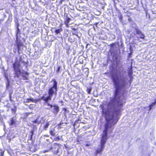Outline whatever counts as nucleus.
<instances>
[{
    "label": "nucleus",
    "mask_w": 156,
    "mask_h": 156,
    "mask_svg": "<svg viewBox=\"0 0 156 156\" xmlns=\"http://www.w3.org/2000/svg\"><path fill=\"white\" fill-rule=\"evenodd\" d=\"M127 82L126 79H112L114 87L115 89L114 98H112L105 108L104 105H100L102 113L105 116L106 120L105 129L103 130L101 140L108 139L107 133L113 130V126L116 124L119 120V116L122 107L127 99L126 89L130 86L132 79H129Z\"/></svg>",
    "instance_id": "obj_1"
},
{
    "label": "nucleus",
    "mask_w": 156,
    "mask_h": 156,
    "mask_svg": "<svg viewBox=\"0 0 156 156\" xmlns=\"http://www.w3.org/2000/svg\"><path fill=\"white\" fill-rule=\"evenodd\" d=\"M52 81H53V86L49 89L48 95L46 97L44 96L41 97V99L44 101L47 105L50 106L48 109L51 110L52 113L56 115L59 111V106L57 105H51L48 103L49 101H51L54 94H56L57 91V83L54 79H53Z\"/></svg>",
    "instance_id": "obj_2"
},
{
    "label": "nucleus",
    "mask_w": 156,
    "mask_h": 156,
    "mask_svg": "<svg viewBox=\"0 0 156 156\" xmlns=\"http://www.w3.org/2000/svg\"><path fill=\"white\" fill-rule=\"evenodd\" d=\"M132 27L131 31H133V32L132 34H130V37H133L136 34V37L138 38H140L142 39H144L145 36L144 34L139 29L135 24H132Z\"/></svg>",
    "instance_id": "obj_3"
},
{
    "label": "nucleus",
    "mask_w": 156,
    "mask_h": 156,
    "mask_svg": "<svg viewBox=\"0 0 156 156\" xmlns=\"http://www.w3.org/2000/svg\"><path fill=\"white\" fill-rule=\"evenodd\" d=\"M22 62L21 61H18L16 60L13 65V68L15 75L17 77H20L19 75L21 74V69L22 68L20 64Z\"/></svg>",
    "instance_id": "obj_4"
},
{
    "label": "nucleus",
    "mask_w": 156,
    "mask_h": 156,
    "mask_svg": "<svg viewBox=\"0 0 156 156\" xmlns=\"http://www.w3.org/2000/svg\"><path fill=\"white\" fill-rule=\"evenodd\" d=\"M110 46V51L111 55L115 59H116L120 52L119 48L116 46L115 44H111Z\"/></svg>",
    "instance_id": "obj_5"
},
{
    "label": "nucleus",
    "mask_w": 156,
    "mask_h": 156,
    "mask_svg": "<svg viewBox=\"0 0 156 156\" xmlns=\"http://www.w3.org/2000/svg\"><path fill=\"white\" fill-rule=\"evenodd\" d=\"M125 73V71L122 68L119 69H116L112 72V78H119V77H122Z\"/></svg>",
    "instance_id": "obj_6"
},
{
    "label": "nucleus",
    "mask_w": 156,
    "mask_h": 156,
    "mask_svg": "<svg viewBox=\"0 0 156 156\" xmlns=\"http://www.w3.org/2000/svg\"><path fill=\"white\" fill-rule=\"evenodd\" d=\"M61 144L55 143L54 144L53 147L50 146L49 147V148H50V150H52V151L54 154H56L58 152V150L61 147Z\"/></svg>",
    "instance_id": "obj_7"
},
{
    "label": "nucleus",
    "mask_w": 156,
    "mask_h": 156,
    "mask_svg": "<svg viewBox=\"0 0 156 156\" xmlns=\"http://www.w3.org/2000/svg\"><path fill=\"white\" fill-rule=\"evenodd\" d=\"M16 119L15 117H13L11 118L10 120L8 122V123L12 127H14L16 126Z\"/></svg>",
    "instance_id": "obj_8"
},
{
    "label": "nucleus",
    "mask_w": 156,
    "mask_h": 156,
    "mask_svg": "<svg viewBox=\"0 0 156 156\" xmlns=\"http://www.w3.org/2000/svg\"><path fill=\"white\" fill-rule=\"evenodd\" d=\"M40 116H38L37 118L34 120L32 121V122L34 123L37 124L38 125L39 124L42 123V122H44V120H43L42 122L41 120L43 119V117H41V120H39Z\"/></svg>",
    "instance_id": "obj_9"
},
{
    "label": "nucleus",
    "mask_w": 156,
    "mask_h": 156,
    "mask_svg": "<svg viewBox=\"0 0 156 156\" xmlns=\"http://www.w3.org/2000/svg\"><path fill=\"white\" fill-rule=\"evenodd\" d=\"M16 44L17 45L18 51L19 52L23 48V44L22 43L19 42V40H16Z\"/></svg>",
    "instance_id": "obj_10"
},
{
    "label": "nucleus",
    "mask_w": 156,
    "mask_h": 156,
    "mask_svg": "<svg viewBox=\"0 0 156 156\" xmlns=\"http://www.w3.org/2000/svg\"><path fill=\"white\" fill-rule=\"evenodd\" d=\"M132 63L131 64L130 66L128 68V75L129 77V78H133V77L132 76V74L133 73L132 72Z\"/></svg>",
    "instance_id": "obj_11"
},
{
    "label": "nucleus",
    "mask_w": 156,
    "mask_h": 156,
    "mask_svg": "<svg viewBox=\"0 0 156 156\" xmlns=\"http://www.w3.org/2000/svg\"><path fill=\"white\" fill-rule=\"evenodd\" d=\"M50 133L52 136H54L55 134V131L54 128H51L50 129Z\"/></svg>",
    "instance_id": "obj_12"
},
{
    "label": "nucleus",
    "mask_w": 156,
    "mask_h": 156,
    "mask_svg": "<svg viewBox=\"0 0 156 156\" xmlns=\"http://www.w3.org/2000/svg\"><path fill=\"white\" fill-rule=\"evenodd\" d=\"M70 20H71V19L70 18L68 17L65 20L64 22L65 24L67 27H69V23Z\"/></svg>",
    "instance_id": "obj_13"
},
{
    "label": "nucleus",
    "mask_w": 156,
    "mask_h": 156,
    "mask_svg": "<svg viewBox=\"0 0 156 156\" xmlns=\"http://www.w3.org/2000/svg\"><path fill=\"white\" fill-rule=\"evenodd\" d=\"M20 31L18 27H17L16 40H19L20 35Z\"/></svg>",
    "instance_id": "obj_14"
},
{
    "label": "nucleus",
    "mask_w": 156,
    "mask_h": 156,
    "mask_svg": "<svg viewBox=\"0 0 156 156\" xmlns=\"http://www.w3.org/2000/svg\"><path fill=\"white\" fill-rule=\"evenodd\" d=\"M50 124L48 122H47L43 126V129L45 130H46L48 128Z\"/></svg>",
    "instance_id": "obj_15"
},
{
    "label": "nucleus",
    "mask_w": 156,
    "mask_h": 156,
    "mask_svg": "<svg viewBox=\"0 0 156 156\" xmlns=\"http://www.w3.org/2000/svg\"><path fill=\"white\" fill-rule=\"evenodd\" d=\"M156 104V101L152 103V104L149 105V110H151L153 106H154Z\"/></svg>",
    "instance_id": "obj_16"
},
{
    "label": "nucleus",
    "mask_w": 156,
    "mask_h": 156,
    "mask_svg": "<svg viewBox=\"0 0 156 156\" xmlns=\"http://www.w3.org/2000/svg\"><path fill=\"white\" fill-rule=\"evenodd\" d=\"M6 88L7 89H9V79H6Z\"/></svg>",
    "instance_id": "obj_17"
},
{
    "label": "nucleus",
    "mask_w": 156,
    "mask_h": 156,
    "mask_svg": "<svg viewBox=\"0 0 156 156\" xmlns=\"http://www.w3.org/2000/svg\"><path fill=\"white\" fill-rule=\"evenodd\" d=\"M27 102H28L30 101H31L32 102H34L35 100L34 99V98H27Z\"/></svg>",
    "instance_id": "obj_18"
},
{
    "label": "nucleus",
    "mask_w": 156,
    "mask_h": 156,
    "mask_svg": "<svg viewBox=\"0 0 156 156\" xmlns=\"http://www.w3.org/2000/svg\"><path fill=\"white\" fill-rule=\"evenodd\" d=\"M61 30V29H56L55 32L56 34H58L60 33Z\"/></svg>",
    "instance_id": "obj_19"
},
{
    "label": "nucleus",
    "mask_w": 156,
    "mask_h": 156,
    "mask_svg": "<svg viewBox=\"0 0 156 156\" xmlns=\"http://www.w3.org/2000/svg\"><path fill=\"white\" fill-rule=\"evenodd\" d=\"M30 134L29 135L30 136H31L32 137L33 136L34 134V130H32L30 131Z\"/></svg>",
    "instance_id": "obj_20"
},
{
    "label": "nucleus",
    "mask_w": 156,
    "mask_h": 156,
    "mask_svg": "<svg viewBox=\"0 0 156 156\" xmlns=\"http://www.w3.org/2000/svg\"><path fill=\"white\" fill-rule=\"evenodd\" d=\"M4 151L0 150V156H3L4 153Z\"/></svg>",
    "instance_id": "obj_21"
},
{
    "label": "nucleus",
    "mask_w": 156,
    "mask_h": 156,
    "mask_svg": "<svg viewBox=\"0 0 156 156\" xmlns=\"http://www.w3.org/2000/svg\"><path fill=\"white\" fill-rule=\"evenodd\" d=\"M60 139V138L59 136H58L54 139V140L55 141H58V140H59Z\"/></svg>",
    "instance_id": "obj_22"
},
{
    "label": "nucleus",
    "mask_w": 156,
    "mask_h": 156,
    "mask_svg": "<svg viewBox=\"0 0 156 156\" xmlns=\"http://www.w3.org/2000/svg\"><path fill=\"white\" fill-rule=\"evenodd\" d=\"M60 69V66H58V67L57 69L56 70V71L57 73H58L59 72Z\"/></svg>",
    "instance_id": "obj_23"
},
{
    "label": "nucleus",
    "mask_w": 156,
    "mask_h": 156,
    "mask_svg": "<svg viewBox=\"0 0 156 156\" xmlns=\"http://www.w3.org/2000/svg\"><path fill=\"white\" fill-rule=\"evenodd\" d=\"M28 73L26 72L25 73V75L23 76L24 77V78H27L28 76H27V75H28Z\"/></svg>",
    "instance_id": "obj_24"
},
{
    "label": "nucleus",
    "mask_w": 156,
    "mask_h": 156,
    "mask_svg": "<svg viewBox=\"0 0 156 156\" xmlns=\"http://www.w3.org/2000/svg\"><path fill=\"white\" fill-rule=\"evenodd\" d=\"M32 137L31 136H29L28 137V140H32Z\"/></svg>",
    "instance_id": "obj_25"
},
{
    "label": "nucleus",
    "mask_w": 156,
    "mask_h": 156,
    "mask_svg": "<svg viewBox=\"0 0 156 156\" xmlns=\"http://www.w3.org/2000/svg\"><path fill=\"white\" fill-rule=\"evenodd\" d=\"M50 149L48 150H44L43 151V152H44V153H45L46 152H48L49 151H50Z\"/></svg>",
    "instance_id": "obj_26"
},
{
    "label": "nucleus",
    "mask_w": 156,
    "mask_h": 156,
    "mask_svg": "<svg viewBox=\"0 0 156 156\" xmlns=\"http://www.w3.org/2000/svg\"><path fill=\"white\" fill-rule=\"evenodd\" d=\"M63 110L65 111V112H66L67 110V109L66 108H64L63 109Z\"/></svg>",
    "instance_id": "obj_27"
},
{
    "label": "nucleus",
    "mask_w": 156,
    "mask_h": 156,
    "mask_svg": "<svg viewBox=\"0 0 156 156\" xmlns=\"http://www.w3.org/2000/svg\"><path fill=\"white\" fill-rule=\"evenodd\" d=\"M91 90L90 89H88V90L87 92L88 94H90V92Z\"/></svg>",
    "instance_id": "obj_28"
},
{
    "label": "nucleus",
    "mask_w": 156,
    "mask_h": 156,
    "mask_svg": "<svg viewBox=\"0 0 156 156\" xmlns=\"http://www.w3.org/2000/svg\"><path fill=\"white\" fill-rule=\"evenodd\" d=\"M9 98H10V100L11 101H12V100L11 99V95H10L9 96Z\"/></svg>",
    "instance_id": "obj_29"
},
{
    "label": "nucleus",
    "mask_w": 156,
    "mask_h": 156,
    "mask_svg": "<svg viewBox=\"0 0 156 156\" xmlns=\"http://www.w3.org/2000/svg\"><path fill=\"white\" fill-rule=\"evenodd\" d=\"M122 15L121 16L119 17V19L120 20H121L122 19Z\"/></svg>",
    "instance_id": "obj_30"
},
{
    "label": "nucleus",
    "mask_w": 156,
    "mask_h": 156,
    "mask_svg": "<svg viewBox=\"0 0 156 156\" xmlns=\"http://www.w3.org/2000/svg\"><path fill=\"white\" fill-rule=\"evenodd\" d=\"M62 124H63V123H59L58 125V126H60Z\"/></svg>",
    "instance_id": "obj_31"
},
{
    "label": "nucleus",
    "mask_w": 156,
    "mask_h": 156,
    "mask_svg": "<svg viewBox=\"0 0 156 156\" xmlns=\"http://www.w3.org/2000/svg\"><path fill=\"white\" fill-rule=\"evenodd\" d=\"M89 145L88 144H86V146L87 147H88L89 146Z\"/></svg>",
    "instance_id": "obj_32"
},
{
    "label": "nucleus",
    "mask_w": 156,
    "mask_h": 156,
    "mask_svg": "<svg viewBox=\"0 0 156 156\" xmlns=\"http://www.w3.org/2000/svg\"><path fill=\"white\" fill-rule=\"evenodd\" d=\"M73 35H75L76 36V34L75 33H73Z\"/></svg>",
    "instance_id": "obj_33"
},
{
    "label": "nucleus",
    "mask_w": 156,
    "mask_h": 156,
    "mask_svg": "<svg viewBox=\"0 0 156 156\" xmlns=\"http://www.w3.org/2000/svg\"><path fill=\"white\" fill-rule=\"evenodd\" d=\"M76 36L77 37H79V36H78V35L77 34L76 35Z\"/></svg>",
    "instance_id": "obj_34"
},
{
    "label": "nucleus",
    "mask_w": 156,
    "mask_h": 156,
    "mask_svg": "<svg viewBox=\"0 0 156 156\" xmlns=\"http://www.w3.org/2000/svg\"><path fill=\"white\" fill-rule=\"evenodd\" d=\"M12 110H13V109H12Z\"/></svg>",
    "instance_id": "obj_35"
},
{
    "label": "nucleus",
    "mask_w": 156,
    "mask_h": 156,
    "mask_svg": "<svg viewBox=\"0 0 156 156\" xmlns=\"http://www.w3.org/2000/svg\"><path fill=\"white\" fill-rule=\"evenodd\" d=\"M97 24H98V23H96V25H97Z\"/></svg>",
    "instance_id": "obj_36"
},
{
    "label": "nucleus",
    "mask_w": 156,
    "mask_h": 156,
    "mask_svg": "<svg viewBox=\"0 0 156 156\" xmlns=\"http://www.w3.org/2000/svg\"><path fill=\"white\" fill-rule=\"evenodd\" d=\"M119 78H121V77H119Z\"/></svg>",
    "instance_id": "obj_37"
},
{
    "label": "nucleus",
    "mask_w": 156,
    "mask_h": 156,
    "mask_svg": "<svg viewBox=\"0 0 156 156\" xmlns=\"http://www.w3.org/2000/svg\"><path fill=\"white\" fill-rule=\"evenodd\" d=\"M26 79H27V78H26Z\"/></svg>",
    "instance_id": "obj_38"
}]
</instances>
